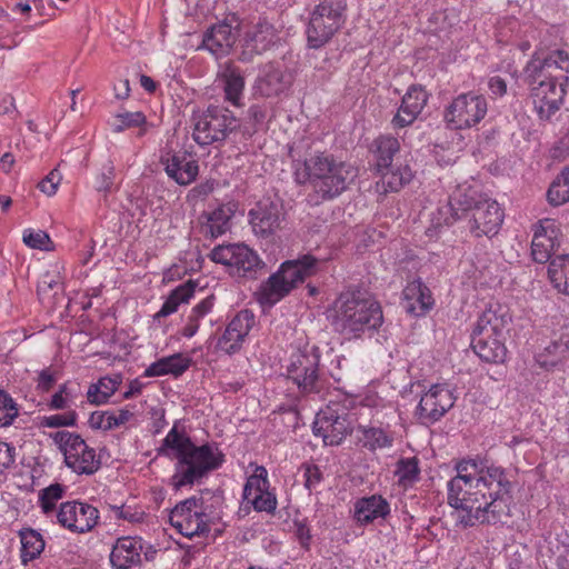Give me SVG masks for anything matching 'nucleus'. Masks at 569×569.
Here are the masks:
<instances>
[{
  "instance_id": "nucleus-1",
  "label": "nucleus",
  "mask_w": 569,
  "mask_h": 569,
  "mask_svg": "<svg viewBox=\"0 0 569 569\" xmlns=\"http://www.w3.org/2000/svg\"><path fill=\"white\" fill-rule=\"evenodd\" d=\"M447 483V499L465 528L505 523L511 516L512 480L508 470L479 458L459 460Z\"/></svg>"
},
{
  "instance_id": "nucleus-2",
  "label": "nucleus",
  "mask_w": 569,
  "mask_h": 569,
  "mask_svg": "<svg viewBox=\"0 0 569 569\" xmlns=\"http://www.w3.org/2000/svg\"><path fill=\"white\" fill-rule=\"evenodd\" d=\"M526 81L536 111L549 119L560 109L569 84V51L562 48L537 50L525 68Z\"/></svg>"
},
{
  "instance_id": "nucleus-3",
  "label": "nucleus",
  "mask_w": 569,
  "mask_h": 569,
  "mask_svg": "<svg viewBox=\"0 0 569 569\" xmlns=\"http://www.w3.org/2000/svg\"><path fill=\"white\" fill-rule=\"evenodd\" d=\"M168 450H172L177 459L176 472L171 478L176 489L193 485L220 468L224 461V455L218 447L210 443L196 446L178 421L162 441L160 452Z\"/></svg>"
},
{
  "instance_id": "nucleus-4",
  "label": "nucleus",
  "mask_w": 569,
  "mask_h": 569,
  "mask_svg": "<svg viewBox=\"0 0 569 569\" xmlns=\"http://www.w3.org/2000/svg\"><path fill=\"white\" fill-rule=\"evenodd\" d=\"M295 179L299 184L310 182L316 202L329 201L345 192L358 176L352 164L323 152L295 163Z\"/></svg>"
},
{
  "instance_id": "nucleus-5",
  "label": "nucleus",
  "mask_w": 569,
  "mask_h": 569,
  "mask_svg": "<svg viewBox=\"0 0 569 569\" xmlns=\"http://www.w3.org/2000/svg\"><path fill=\"white\" fill-rule=\"evenodd\" d=\"M331 323L340 333L359 338L366 331H377L383 323L380 303L360 290L341 292L333 302Z\"/></svg>"
},
{
  "instance_id": "nucleus-6",
  "label": "nucleus",
  "mask_w": 569,
  "mask_h": 569,
  "mask_svg": "<svg viewBox=\"0 0 569 569\" xmlns=\"http://www.w3.org/2000/svg\"><path fill=\"white\" fill-rule=\"evenodd\" d=\"M449 206L453 220L469 217L468 228L476 238L495 236L503 221L499 203L471 189L456 190L449 198Z\"/></svg>"
},
{
  "instance_id": "nucleus-7",
  "label": "nucleus",
  "mask_w": 569,
  "mask_h": 569,
  "mask_svg": "<svg viewBox=\"0 0 569 569\" xmlns=\"http://www.w3.org/2000/svg\"><path fill=\"white\" fill-rule=\"evenodd\" d=\"M323 261L311 254H305L296 260L281 263L279 270L271 274L259 289V301L263 305H274L284 298L299 283L319 271Z\"/></svg>"
},
{
  "instance_id": "nucleus-8",
  "label": "nucleus",
  "mask_w": 569,
  "mask_h": 569,
  "mask_svg": "<svg viewBox=\"0 0 569 569\" xmlns=\"http://www.w3.org/2000/svg\"><path fill=\"white\" fill-rule=\"evenodd\" d=\"M192 138L199 146H211L226 141L239 128L233 112L221 106L210 104L192 116Z\"/></svg>"
},
{
  "instance_id": "nucleus-9",
  "label": "nucleus",
  "mask_w": 569,
  "mask_h": 569,
  "mask_svg": "<svg viewBox=\"0 0 569 569\" xmlns=\"http://www.w3.org/2000/svg\"><path fill=\"white\" fill-rule=\"evenodd\" d=\"M210 258L226 266L232 277L256 280L267 272L266 262L243 243L220 244L212 249Z\"/></svg>"
},
{
  "instance_id": "nucleus-10",
  "label": "nucleus",
  "mask_w": 569,
  "mask_h": 569,
  "mask_svg": "<svg viewBox=\"0 0 569 569\" xmlns=\"http://www.w3.org/2000/svg\"><path fill=\"white\" fill-rule=\"evenodd\" d=\"M49 437L63 453L66 466L74 473L92 476L100 469L101 460L96 450L80 435L63 430L51 432Z\"/></svg>"
},
{
  "instance_id": "nucleus-11",
  "label": "nucleus",
  "mask_w": 569,
  "mask_h": 569,
  "mask_svg": "<svg viewBox=\"0 0 569 569\" xmlns=\"http://www.w3.org/2000/svg\"><path fill=\"white\" fill-rule=\"evenodd\" d=\"M346 9V0H320L311 13L307 30L311 48H320L341 28Z\"/></svg>"
},
{
  "instance_id": "nucleus-12",
  "label": "nucleus",
  "mask_w": 569,
  "mask_h": 569,
  "mask_svg": "<svg viewBox=\"0 0 569 569\" xmlns=\"http://www.w3.org/2000/svg\"><path fill=\"white\" fill-rule=\"evenodd\" d=\"M487 112L486 97L470 91L460 93L450 102L445 110V120L449 128L463 130L477 126Z\"/></svg>"
},
{
  "instance_id": "nucleus-13",
  "label": "nucleus",
  "mask_w": 569,
  "mask_h": 569,
  "mask_svg": "<svg viewBox=\"0 0 569 569\" xmlns=\"http://www.w3.org/2000/svg\"><path fill=\"white\" fill-rule=\"evenodd\" d=\"M318 353L298 351L291 355L287 366L288 378L303 395L320 393L326 387V378L319 372Z\"/></svg>"
},
{
  "instance_id": "nucleus-14",
  "label": "nucleus",
  "mask_w": 569,
  "mask_h": 569,
  "mask_svg": "<svg viewBox=\"0 0 569 569\" xmlns=\"http://www.w3.org/2000/svg\"><path fill=\"white\" fill-rule=\"evenodd\" d=\"M170 525L182 536L192 538L210 531L209 516L204 512L203 500L191 497L180 501L169 515Z\"/></svg>"
},
{
  "instance_id": "nucleus-15",
  "label": "nucleus",
  "mask_w": 569,
  "mask_h": 569,
  "mask_svg": "<svg viewBox=\"0 0 569 569\" xmlns=\"http://www.w3.org/2000/svg\"><path fill=\"white\" fill-rule=\"evenodd\" d=\"M238 18L236 16L227 18L207 29L200 48L208 50L216 58L226 57L238 39Z\"/></svg>"
},
{
  "instance_id": "nucleus-16",
  "label": "nucleus",
  "mask_w": 569,
  "mask_h": 569,
  "mask_svg": "<svg viewBox=\"0 0 569 569\" xmlns=\"http://www.w3.org/2000/svg\"><path fill=\"white\" fill-rule=\"evenodd\" d=\"M453 405L452 392L445 386L433 385L421 396L416 415L423 425H432L440 420Z\"/></svg>"
},
{
  "instance_id": "nucleus-17",
  "label": "nucleus",
  "mask_w": 569,
  "mask_h": 569,
  "mask_svg": "<svg viewBox=\"0 0 569 569\" xmlns=\"http://www.w3.org/2000/svg\"><path fill=\"white\" fill-rule=\"evenodd\" d=\"M98 519V509L80 501L63 502L57 512V520L62 527L80 533L93 529Z\"/></svg>"
},
{
  "instance_id": "nucleus-18",
  "label": "nucleus",
  "mask_w": 569,
  "mask_h": 569,
  "mask_svg": "<svg viewBox=\"0 0 569 569\" xmlns=\"http://www.w3.org/2000/svg\"><path fill=\"white\" fill-rule=\"evenodd\" d=\"M248 216L253 232L257 236L267 238L280 228L284 213L282 203L279 200L264 198L250 209Z\"/></svg>"
},
{
  "instance_id": "nucleus-19",
  "label": "nucleus",
  "mask_w": 569,
  "mask_h": 569,
  "mask_svg": "<svg viewBox=\"0 0 569 569\" xmlns=\"http://www.w3.org/2000/svg\"><path fill=\"white\" fill-rule=\"evenodd\" d=\"M253 325V312L249 309L240 310L218 338L216 348L230 356L239 352Z\"/></svg>"
},
{
  "instance_id": "nucleus-20",
  "label": "nucleus",
  "mask_w": 569,
  "mask_h": 569,
  "mask_svg": "<svg viewBox=\"0 0 569 569\" xmlns=\"http://www.w3.org/2000/svg\"><path fill=\"white\" fill-rule=\"evenodd\" d=\"M312 431L326 446H338L350 433L351 427L346 415H338L328 407L317 413Z\"/></svg>"
},
{
  "instance_id": "nucleus-21",
  "label": "nucleus",
  "mask_w": 569,
  "mask_h": 569,
  "mask_svg": "<svg viewBox=\"0 0 569 569\" xmlns=\"http://www.w3.org/2000/svg\"><path fill=\"white\" fill-rule=\"evenodd\" d=\"M268 488L266 468L257 467L254 473L247 479L243 498L252 503L254 510L273 513L277 508V498Z\"/></svg>"
},
{
  "instance_id": "nucleus-22",
  "label": "nucleus",
  "mask_w": 569,
  "mask_h": 569,
  "mask_svg": "<svg viewBox=\"0 0 569 569\" xmlns=\"http://www.w3.org/2000/svg\"><path fill=\"white\" fill-rule=\"evenodd\" d=\"M428 102V93L420 84H412L402 97L401 104L391 120L393 128L412 124Z\"/></svg>"
},
{
  "instance_id": "nucleus-23",
  "label": "nucleus",
  "mask_w": 569,
  "mask_h": 569,
  "mask_svg": "<svg viewBox=\"0 0 569 569\" xmlns=\"http://www.w3.org/2000/svg\"><path fill=\"white\" fill-rule=\"evenodd\" d=\"M511 316L506 306L490 305L478 318L472 333L481 336L507 337Z\"/></svg>"
},
{
  "instance_id": "nucleus-24",
  "label": "nucleus",
  "mask_w": 569,
  "mask_h": 569,
  "mask_svg": "<svg viewBox=\"0 0 569 569\" xmlns=\"http://www.w3.org/2000/svg\"><path fill=\"white\" fill-rule=\"evenodd\" d=\"M276 29L266 19L250 24L243 34L242 54H261L270 49L276 41Z\"/></svg>"
},
{
  "instance_id": "nucleus-25",
  "label": "nucleus",
  "mask_w": 569,
  "mask_h": 569,
  "mask_svg": "<svg viewBox=\"0 0 569 569\" xmlns=\"http://www.w3.org/2000/svg\"><path fill=\"white\" fill-rule=\"evenodd\" d=\"M395 435L389 426L359 425L357 427L356 443L368 452L389 449L393 446Z\"/></svg>"
},
{
  "instance_id": "nucleus-26",
  "label": "nucleus",
  "mask_w": 569,
  "mask_h": 569,
  "mask_svg": "<svg viewBox=\"0 0 569 569\" xmlns=\"http://www.w3.org/2000/svg\"><path fill=\"white\" fill-rule=\"evenodd\" d=\"M390 512V505L381 495L362 497L353 503V520L358 526H368L378 519H386Z\"/></svg>"
},
{
  "instance_id": "nucleus-27",
  "label": "nucleus",
  "mask_w": 569,
  "mask_h": 569,
  "mask_svg": "<svg viewBox=\"0 0 569 569\" xmlns=\"http://www.w3.org/2000/svg\"><path fill=\"white\" fill-rule=\"evenodd\" d=\"M557 228L551 219H543L535 229L531 241V256L538 263H546L551 259L556 247Z\"/></svg>"
},
{
  "instance_id": "nucleus-28",
  "label": "nucleus",
  "mask_w": 569,
  "mask_h": 569,
  "mask_svg": "<svg viewBox=\"0 0 569 569\" xmlns=\"http://www.w3.org/2000/svg\"><path fill=\"white\" fill-rule=\"evenodd\" d=\"M402 296L406 311L415 317L425 316L435 305L430 289L421 279L409 281L402 291Z\"/></svg>"
},
{
  "instance_id": "nucleus-29",
  "label": "nucleus",
  "mask_w": 569,
  "mask_h": 569,
  "mask_svg": "<svg viewBox=\"0 0 569 569\" xmlns=\"http://www.w3.org/2000/svg\"><path fill=\"white\" fill-rule=\"evenodd\" d=\"M166 173L180 186L193 182L199 173L198 162L186 153H173L161 158Z\"/></svg>"
},
{
  "instance_id": "nucleus-30",
  "label": "nucleus",
  "mask_w": 569,
  "mask_h": 569,
  "mask_svg": "<svg viewBox=\"0 0 569 569\" xmlns=\"http://www.w3.org/2000/svg\"><path fill=\"white\" fill-rule=\"evenodd\" d=\"M291 77L273 63L267 64L257 78L254 89L262 97H277L291 86Z\"/></svg>"
},
{
  "instance_id": "nucleus-31",
  "label": "nucleus",
  "mask_w": 569,
  "mask_h": 569,
  "mask_svg": "<svg viewBox=\"0 0 569 569\" xmlns=\"http://www.w3.org/2000/svg\"><path fill=\"white\" fill-rule=\"evenodd\" d=\"M141 538L121 537L111 550L110 562L116 569H128L141 561Z\"/></svg>"
},
{
  "instance_id": "nucleus-32",
  "label": "nucleus",
  "mask_w": 569,
  "mask_h": 569,
  "mask_svg": "<svg viewBox=\"0 0 569 569\" xmlns=\"http://www.w3.org/2000/svg\"><path fill=\"white\" fill-rule=\"evenodd\" d=\"M507 337L471 335V347L482 360L491 363L503 362L507 357Z\"/></svg>"
},
{
  "instance_id": "nucleus-33",
  "label": "nucleus",
  "mask_w": 569,
  "mask_h": 569,
  "mask_svg": "<svg viewBox=\"0 0 569 569\" xmlns=\"http://www.w3.org/2000/svg\"><path fill=\"white\" fill-rule=\"evenodd\" d=\"M223 84L224 98L233 106H240L244 89V77L241 69L233 62H226L219 73Z\"/></svg>"
},
{
  "instance_id": "nucleus-34",
  "label": "nucleus",
  "mask_w": 569,
  "mask_h": 569,
  "mask_svg": "<svg viewBox=\"0 0 569 569\" xmlns=\"http://www.w3.org/2000/svg\"><path fill=\"white\" fill-rule=\"evenodd\" d=\"M190 365L191 359L189 357L182 353H174L152 362L144 370L143 377H161L166 375L179 377L189 369Z\"/></svg>"
},
{
  "instance_id": "nucleus-35",
  "label": "nucleus",
  "mask_w": 569,
  "mask_h": 569,
  "mask_svg": "<svg viewBox=\"0 0 569 569\" xmlns=\"http://www.w3.org/2000/svg\"><path fill=\"white\" fill-rule=\"evenodd\" d=\"M381 176L380 182L383 192L399 191L405 184L409 183L413 177L410 166L405 163L392 164L378 171Z\"/></svg>"
},
{
  "instance_id": "nucleus-36",
  "label": "nucleus",
  "mask_w": 569,
  "mask_h": 569,
  "mask_svg": "<svg viewBox=\"0 0 569 569\" xmlns=\"http://www.w3.org/2000/svg\"><path fill=\"white\" fill-rule=\"evenodd\" d=\"M132 417L133 412L128 408L94 411L89 418V425L92 429L107 431L126 425Z\"/></svg>"
},
{
  "instance_id": "nucleus-37",
  "label": "nucleus",
  "mask_w": 569,
  "mask_h": 569,
  "mask_svg": "<svg viewBox=\"0 0 569 569\" xmlns=\"http://www.w3.org/2000/svg\"><path fill=\"white\" fill-rule=\"evenodd\" d=\"M232 211L224 206H220L206 216L207 220L201 227L206 237L218 238L230 229V219Z\"/></svg>"
},
{
  "instance_id": "nucleus-38",
  "label": "nucleus",
  "mask_w": 569,
  "mask_h": 569,
  "mask_svg": "<svg viewBox=\"0 0 569 569\" xmlns=\"http://www.w3.org/2000/svg\"><path fill=\"white\" fill-rule=\"evenodd\" d=\"M375 153L377 159V170L382 171L383 168L392 166L395 154L400 151V143L397 138L387 134L380 136L373 141Z\"/></svg>"
},
{
  "instance_id": "nucleus-39",
  "label": "nucleus",
  "mask_w": 569,
  "mask_h": 569,
  "mask_svg": "<svg viewBox=\"0 0 569 569\" xmlns=\"http://www.w3.org/2000/svg\"><path fill=\"white\" fill-rule=\"evenodd\" d=\"M548 276L559 292L569 296V256L562 254L552 258L548 266Z\"/></svg>"
},
{
  "instance_id": "nucleus-40",
  "label": "nucleus",
  "mask_w": 569,
  "mask_h": 569,
  "mask_svg": "<svg viewBox=\"0 0 569 569\" xmlns=\"http://www.w3.org/2000/svg\"><path fill=\"white\" fill-rule=\"evenodd\" d=\"M193 293L194 284L192 281L178 286L170 292L160 310L154 315V318L160 319L172 315L181 303L188 302Z\"/></svg>"
},
{
  "instance_id": "nucleus-41",
  "label": "nucleus",
  "mask_w": 569,
  "mask_h": 569,
  "mask_svg": "<svg viewBox=\"0 0 569 569\" xmlns=\"http://www.w3.org/2000/svg\"><path fill=\"white\" fill-rule=\"evenodd\" d=\"M120 383L121 378L119 376H116L114 378H100L97 383L89 386L87 391L88 401L92 405L106 403L108 399L117 391Z\"/></svg>"
},
{
  "instance_id": "nucleus-42",
  "label": "nucleus",
  "mask_w": 569,
  "mask_h": 569,
  "mask_svg": "<svg viewBox=\"0 0 569 569\" xmlns=\"http://www.w3.org/2000/svg\"><path fill=\"white\" fill-rule=\"evenodd\" d=\"M21 539V561L28 563L38 558L44 549L42 536L33 529H23L20 531Z\"/></svg>"
},
{
  "instance_id": "nucleus-43",
  "label": "nucleus",
  "mask_w": 569,
  "mask_h": 569,
  "mask_svg": "<svg viewBox=\"0 0 569 569\" xmlns=\"http://www.w3.org/2000/svg\"><path fill=\"white\" fill-rule=\"evenodd\" d=\"M395 476L402 488L412 487L420 479L419 459L417 457L401 458L396 463Z\"/></svg>"
},
{
  "instance_id": "nucleus-44",
  "label": "nucleus",
  "mask_w": 569,
  "mask_h": 569,
  "mask_svg": "<svg viewBox=\"0 0 569 569\" xmlns=\"http://www.w3.org/2000/svg\"><path fill=\"white\" fill-rule=\"evenodd\" d=\"M551 206L558 207L569 201V167L551 183L547 192Z\"/></svg>"
},
{
  "instance_id": "nucleus-45",
  "label": "nucleus",
  "mask_w": 569,
  "mask_h": 569,
  "mask_svg": "<svg viewBox=\"0 0 569 569\" xmlns=\"http://www.w3.org/2000/svg\"><path fill=\"white\" fill-rule=\"evenodd\" d=\"M66 489V486L57 482L39 491V506L44 515L54 512L57 502L63 498Z\"/></svg>"
},
{
  "instance_id": "nucleus-46",
  "label": "nucleus",
  "mask_w": 569,
  "mask_h": 569,
  "mask_svg": "<svg viewBox=\"0 0 569 569\" xmlns=\"http://www.w3.org/2000/svg\"><path fill=\"white\" fill-rule=\"evenodd\" d=\"M567 346L561 341H552L536 355V361L541 368L555 367L567 352Z\"/></svg>"
},
{
  "instance_id": "nucleus-47",
  "label": "nucleus",
  "mask_w": 569,
  "mask_h": 569,
  "mask_svg": "<svg viewBox=\"0 0 569 569\" xmlns=\"http://www.w3.org/2000/svg\"><path fill=\"white\" fill-rule=\"evenodd\" d=\"M77 423V413L74 410L64 413L44 416L40 419L39 426L47 428L73 427Z\"/></svg>"
},
{
  "instance_id": "nucleus-48",
  "label": "nucleus",
  "mask_w": 569,
  "mask_h": 569,
  "mask_svg": "<svg viewBox=\"0 0 569 569\" xmlns=\"http://www.w3.org/2000/svg\"><path fill=\"white\" fill-rule=\"evenodd\" d=\"M114 131L120 132L127 128L140 127L146 123L142 112H123L116 116Z\"/></svg>"
},
{
  "instance_id": "nucleus-49",
  "label": "nucleus",
  "mask_w": 569,
  "mask_h": 569,
  "mask_svg": "<svg viewBox=\"0 0 569 569\" xmlns=\"http://www.w3.org/2000/svg\"><path fill=\"white\" fill-rule=\"evenodd\" d=\"M17 417V403L10 396H2L0 399V427L10 426Z\"/></svg>"
},
{
  "instance_id": "nucleus-50",
  "label": "nucleus",
  "mask_w": 569,
  "mask_h": 569,
  "mask_svg": "<svg viewBox=\"0 0 569 569\" xmlns=\"http://www.w3.org/2000/svg\"><path fill=\"white\" fill-rule=\"evenodd\" d=\"M59 290H62V283L58 274L50 272L42 274L37 287V292L40 297L46 296L50 291L57 295Z\"/></svg>"
},
{
  "instance_id": "nucleus-51",
  "label": "nucleus",
  "mask_w": 569,
  "mask_h": 569,
  "mask_svg": "<svg viewBox=\"0 0 569 569\" xmlns=\"http://www.w3.org/2000/svg\"><path fill=\"white\" fill-rule=\"evenodd\" d=\"M23 242L30 248L48 250V244L51 243V240L47 232L39 230L24 233Z\"/></svg>"
},
{
  "instance_id": "nucleus-52",
  "label": "nucleus",
  "mask_w": 569,
  "mask_h": 569,
  "mask_svg": "<svg viewBox=\"0 0 569 569\" xmlns=\"http://www.w3.org/2000/svg\"><path fill=\"white\" fill-rule=\"evenodd\" d=\"M61 179L59 170L54 168L38 183V188L47 196H53L58 190Z\"/></svg>"
},
{
  "instance_id": "nucleus-53",
  "label": "nucleus",
  "mask_w": 569,
  "mask_h": 569,
  "mask_svg": "<svg viewBox=\"0 0 569 569\" xmlns=\"http://www.w3.org/2000/svg\"><path fill=\"white\" fill-rule=\"evenodd\" d=\"M302 468L305 470V487L311 491L322 481V471L317 465L313 463H303Z\"/></svg>"
},
{
  "instance_id": "nucleus-54",
  "label": "nucleus",
  "mask_w": 569,
  "mask_h": 569,
  "mask_svg": "<svg viewBox=\"0 0 569 569\" xmlns=\"http://www.w3.org/2000/svg\"><path fill=\"white\" fill-rule=\"evenodd\" d=\"M268 113H269V107L266 103L252 104L249 107L248 112H247L249 122L256 129H258L266 122Z\"/></svg>"
},
{
  "instance_id": "nucleus-55",
  "label": "nucleus",
  "mask_w": 569,
  "mask_h": 569,
  "mask_svg": "<svg viewBox=\"0 0 569 569\" xmlns=\"http://www.w3.org/2000/svg\"><path fill=\"white\" fill-rule=\"evenodd\" d=\"M16 461V448L7 442L0 441V472L9 469Z\"/></svg>"
},
{
  "instance_id": "nucleus-56",
  "label": "nucleus",
  "mask_w": 569,
  "mask_h": 569,
  "mask_svg": "<svg viewBox=\"0 0 569 569\" xmlns=\"http://www.w3.org/2000/svg\"><path fill=\"white\" fill-rule=\"evenodd\" d=\"M56 381V372L51 368H46L39 372L37 389L41 392H48L53 388Z\"/></svg>"
},
{
  "instance_id": "nucleus-57",
  "label": "nucleus",
  "mask_w": 569,
  "mask_h": 569,
  "mask_svg": "<svg viewBox=\"0 0 569 569\" xmlns=\"http://www.w3.org/2000/svg\"><path fill=\"white\" fill-rule=\"evenodd\" d=\"M114 168L111 163L103 168L100 177L98 178L97 188L100 191H110L113 184Z\"/></svg>"
},
{
  "instance_id": "nucleus-58",
  "label": "nucleus",
  "mask_w": 569,
  "mask_h": 569,
  "mask_svg": "<svg viewBox=\"0 0 569 569\" xmlns=\"http://www.w3.org/2000/svg\"><path fill=\"white\" fill-rule=\"evenodd\" d=\"M214 186L216 182L213 180H207L193 187L190 190V196L193 199H204L214 190Z\"/></svg>"
},
{
  "instance_id": "nucleus-59",
  "label": "nucleus",
  "mask_w": 569,
  "mask_h": 569,
  "mask_svg": "<svg viewBox=\"0 0 569 569\" xmlns=\"http://www.w3.org/2000/svg\"><path fill=\"white\" fill-rule=\"evenodd\" d=\"M296 537L300 545L308 549L311 540L310 528L303 522H296Z\"/></svg>"
},
{
  "instance_id": "nucleus-60",
  "label": "nucleus",
  "mask_w": 569,
  "mask_h": 569,
  "mask_svg": "<svg viewBox=\"0 0 569 569\" xmlns=\"http://www.w3.org/2000/svg\"><path fill=\"white\" fill-rule=\"evenodd\" d=\"M489 89L491 93L498 97H502L507 92V83L506 81L500 77H492L489 80Z\"/></svg>"
},
{
  "instance_id": "nucleus-61",
  "label": "nucleus",
  "mask_w": 569,
  "mask_h": 569,
  "mask_svg": "<svg viewBox=\"0 0 569 569\" xmlns=\"http://www.w3.org/2000/svg\"><path fill=\"white\" fill-rule=\"evenodd\" d=\"M69 399L60 393H54L49 402V408L52 410H63L68 407Z\"/></svg>"
},
{
  "instance_id": "nucleus-62",
  "label": "nucleus",
  "mask_w": 569,
  "mask_h": 569,
  "mask_svg": "<svg viewBox=\"0 0 569 569\" xmlns=\"http://www.w3.org/2000/svg\"><path fill=\"white\" fill-rule=\"evenodd\" d=\"M213 300L214 298L212 296L207 297L202 301H200L198 305H196L192 309L194 312H199L200 315L206 316L209 313L213 307Z\"/></svg>"
},
{
  "instance_id": "nucleus-63",
  "label": "nucleus",
  "mask_w": 569,
  "mask_h": 569,
  "mask_svg": "<svg viewBox=\"0 0 569 569\" xmlns=\"http://www.w3.org/2000/svg\"><path fill=\"white\" fill-rule=\"evenodd\" d=\"M142 388H143V383L140 382L138 379L130 381V383L128 386V390L123 393V398L129 399L136 395L141 393Z\"/></svg>"
},
{
  "instance_id": "nucleus-64",
  "label": "nucleus",
  "mask_w": 569,
  "mask_h": 569,
  "mask_svg": "<svg viewBox=\"0 0 569 569\" xmlns=\"http://www.w3.org/2000/svg\"><path fill=\"white\" fill-rule=\"evenodd\" d=\"M559 569H569V547L565 546L563 550L557 558Z\"/></svg>"
}]
</instances>
